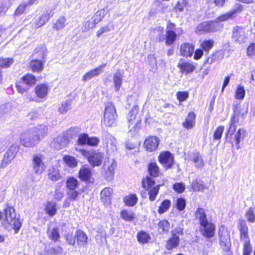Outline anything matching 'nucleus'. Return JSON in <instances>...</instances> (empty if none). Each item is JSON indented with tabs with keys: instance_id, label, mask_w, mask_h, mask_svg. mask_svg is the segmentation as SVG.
<instances>
[{
	"instance_id": "obj_49",
	"label": "nucleus",
	"mask_w": 255,
	"mask_h": 255,
	"mask_svg": "<svg viewBox=\"0 0 255 255\" xmlns=\"http://www.w3.org/2000/svg\"><path fill=\"white\" fill-rule=\"evenodd\" d=\"M171 205V202L169 200H164L159 207L158 212L160 214L165 213L169 208Z\"/></svg>"
},
{
	"instance_id": "obj_59",
	"label": "nucleus",
	"mask_w": 255,
	"mask_h": 255,
	"mask_svg": "<svg viewBox=\"0 0 255 255\" xmlns=\"http://www.w3.org/2000/svg\"><path fill=\"white\" fill-rule=\"evenodd\" d=\"M105 13L104 11L103 10H98L94 15V16L92 17V19L95 20L96 23L97 24L99 23L103 17L104 16Z\"/></svg>"
},
{
	"instance_id": "obj_55",
	"label": "nucleus",
	"mask_w": 255,
	"mask_h": 255,
	"mask_svg": "<svg viewBox=\"0 0 255 255\" xmlns=\"http://www.w3.org/2000/svg\"><path fill=\"white\" fill-rule=\"evenodd\" d=\"M214 43V41L212 40H205L201 46L205 51H208L213 47Z\"/></svg>"
},
{
	"instance_id": "obj_38",
	"label": "nucleus",
	"mask_w": 255,
	"mask_h": 255,
	"mask_svg": "<svg viewBox=\"0 0 255 255\" xmlns=\"http://www.w3.org/2000/svg\"><path fill=\"white\" fill-rule=\"evenodd\" d=\"M66 184L69 190L76 189L79 186V182L76 178L70 176L67 178Z\"/></svg>"
},
{
	"instance_id": "obj_44",
	"label": "nucleus",
	"mask_w": 255,
	"mask_h": 255,
	"mask_svg": "<svg viewBox=\"0 0 255 255\" xmlns=\"http://www.w3.org/2000/svg\"><path fill=\"white\" fill-rule=\"evenodd\" d=\"M165 37L166 44L167 45H170L175 41L176 38V34L174 31H166Z\"/></svg>"
},
{
	"instance_id": "obj_57",
	"label": "nucleus",
	"mask_w": 255,
	"mask_h": 255,
	"mask_svg": "<svg viewBox=\"0 0 255 255\" xmlns=\"http://www.w3.org/2000/svg\"><path fill=\"white\" fill-rule=\"evenodd\" d=\"M96 24L97 23L92 18L91 19V20L87 21L83 26V31H88L89 29L94 28Z\"/></svg>"
},
{
	"instance_id": "obj_46",
	"label": "nucleus",
	"mask_w": 255,
	"mask_h": 255,
	"mask_svg": "<svg viewBox=\"0 0 255 255\" xmlns=\"http://www.w3.org/2000/svg\"><path fill=\"white\" fill-rule=\"evenodd\" d=\"M49 13H44L39 17L38 20L36 23V27L39 28L44 25L51 16Z\"/></svg>"
},
{
	"instance_id": "obj_18",
	"label": "nucleus",
	"mask_w": 255,
	"mask_h": 255,
	"mask_svg": "<svg viewBox=\"0 0 255 255\" xmlns=\"http://www.w3.org/2000/svg\"><path fill=\"white\" fill-rule=\"evenodd\" d=\"M201 231L203 236L207 238H211L214 236L215 229L214 225L208 222L205 225H201Z\"/></svg>"
},
{
	"instance_id": "obj_11",
	"label": "nucleus",
	"mask_w": 255,
	"mask_h": 255,
	"mask_svg": "<svg viewBox=\"0 0 255 255\" xmlns=\"http://www.w3.org/2000/svg\"><path fill=\"white\" fill-rule=\"evenodd\" d=\"M243 9V6L241 4L237 3L233 10L218 17L216 19V21L217 22L224 21L230 19H233L238 14L240 13Z\"/></svg>"
},
{
	"instance_id": "obj_4",
	"label": "nucleus",
	"mask_w": 255,
	"mask_h": 255,
	"mask_svg": "<svg viewBox=\"0 0 255 255\" xmlns=\"http://www.w3.org/2000/svg\"><path fill=\"white\" fill-rule=\"evenodd\" d=\"M239 225L241 241L244 244L243 255H250L252 251V248L248 236V228L246 221L243 220H240L239 222Z\"/></svg>"
},
{
	"instance_id": "obj_58",
	"label": "nucleus",
	"mask_w": 255,
	"mask_h": 255,
	"mask_svg": "<svg viewBox=\"0 0 255 255\" xmlns=\"http://www.w3.org/2000/svg\"><path fill=\"white\" fill-rule=\"evenodd\" d=\"M28 5H29L28 4V2L27 3H26L25 2L22 3L16 9L15 12H14V14L15 15H20L21 14H22L24 12V11H25L26 7Z\"/></svg>"
},
{
	"instance_id": "obj_47",
	"label": "nucleus",
	"mask_w": 255,
	"mask_h": 255,
	"mask_svg": "<svg viewBox=\"0 0 255 255\" xmlns=\"http://www.w3.org/2000/svg\"><path fill=\"white\" fill-rule=\"evenodd\" d=\"M122 218L125 221H132L134 218V214L131 211L123 210L121 213Z\"/></svg>"
},
{
	"instance_id": "obj_5",
	"label": "nucleus",
	"mask_w": 255,
	"mask_h": 255,
	"mask_svg": "<svg viewBox=\"0 0 255 255\" xmlns=\"http://www.w3.org/2000/svg\"><path fill=\"white\" fill-rule=\"evenodd\" d=\"M118 115L115 106L112 103H107L105 106L103 124L111 127L116 125Z\"/></svg>"
},
{
	"instance_id": "obj_10",
	"label": "nucleus",
	"mask_w": 255,
	"mask_h": 255,
	"mask_svg": "<svg viewBox=\"0 0 255 255\" xmlns=\"http://www.w3.org/2000/svg\"><path fill=\"white\" fill-rule=\"evenodd\" d=\"M217 23L214 21L203 22L198 25L195 32L200 35L206 32H214L217 30Z\"/></svg>"
},
{
	"instance_id": "obj_63",
	"label": "nucleus",
	"mask_w": 255,
	"mask_h": 255,
	"mask_svg": "<svg viewBox=\"0 0 255 255\" xmlns=\"http://www.w3.org/2000/svg\"><path fill=\"white\" fill-rule=\"evenodd\" d=\"M186 206V201L182 198H178L176 202V206L179 211L184 209Z\"/></svg>"
},
{
	"instance_id": "obj_39",
	"label": "nucleus",
	"mask_w": 255,
	"mask_h": 255,
	"mask_svg": "<svg viewBox=\"0 0 255 255\" xmlns=\"http://www.w3.org/2000/svg\"><path fill=\"white\" fill-rule=\"evenodd\" d=\"M124 201L127 206L131 207L136 204L137 197L135 194H129L124 198Z\"/></svg>"
},
{
	"instance_id": "obj_62",
	"label": "nucleus",
	"mask_w": 255,
	"mask_h": 255,
	"mask_svg": "<svg viewBox=\"0 0 255 255\" xmlns=\"http://www.w3.org/2000/svg\"><path fill=\"white\" fill-rule=\"evenodd\" d=\"M174 190L178 193H182L185 189V186L183 183H176L173 185Z\"/></svg>"
},
{
	"instance_id": "obj_8",
	"label": "nucleus",
	"mask_w": 255,
	"mask_h": 255,
	"mask_svg": "<svg viewBox=\"0 0 255 255\" xmlns=\"http://www.w3.org/2000/svg\"><path fill=\"white\" fill-rule=\"evenodd\" d=\"M248 31L244 26H236L233 28L232 38L238 43H245L248 39Z\"/></svg>"
},
{
	"instance_id": "obj_24",
	"label": "nucleus",
	"mask_w": 255,
	"mask_h": 255,
	"mask_svg": "<svg viewBox=\"0 0 255 255\" xmlns=\"http://www.w3.org/2000/svg\"><path fill=\"white\" fill-rule=\"evenodd\" d=\"M75 236L76 238L78 245L85 246L87 245L88 237L83 231L80 230L76 231Z\"/></svg>"
},
{
	"instance_id": "obj_6",
	"label": "nucleus",
	"mask_w": 255,
	"mask_h": 255,
	"mask_svg": "<svg viewBox=\"0 0 255 255\" xmlns=\"http://www.w3.org/2000/svg\"><path fill=\"white\" fill-rule=\"evenodd\" d=\"M20 144L27 148L33 147L39 142V138L31 129L22 132L19 136Z\"/></svg>"
},
{
	"instance_id": "obj_29",
	"label": "nucleus",
	"mask_w": 255,
	"mask_h": 255,
	"mask_svg": "<svg viewBox=\"0 0 255 255\" xmlns=\"http://www.w3.org/2000/svg\"><path fill=\"white\" fill-rule=\"evenodd\" d=\"M44 61L39 60H33L31 61L30 67L33 72H40L44 68Z\"/></svg>"
},
{
	"instance_id": "obj_13",
	"label": "nucleus",
	"mask_w": 255,
	"mask_h": 255,
	"mask_svg": "<svg viewBox=\"0 0 255 255\" xmlns=\"http://www.w3.org/2000/svg\"><path fill=\"white\" fill-rule=\"evenodd\" d=\"M68 144V139L63 134H61L54 138L51 142V147L59 150L65 147Z\"/></svg>"
},
{
	"instance_id": "obj_7",
	"label": "nucleus",
	"mask_w": 255,
	"mask_h": 255,
	"mask_svg": "<svg viewBox=\"0 0 255 255\" xmlns=\"http://www.w3.org/2000/svg\"><path fill=\"white\" fill-rule=\"evenodd\" d=\"M44 156L41 153L34 154L32 156L31 166L36 174H42L46 168L44 162Z\"/></svg>"
},
{
	"instance_id": "obj_35",
	"label": "nucleus",
	"mask_w": 255,
	"mask_h": 255,
	"mask_svg": "<svg viewBox=\"0 0 255 255\" xmlns=\"http://www.w3.org/2000/svg\"><path fill=\"white\" fill-rule=\"evenodd\" d=\"M195 216L199 219L201 226L208 222L203 209L198 208L195 212Z\"/></svg>"
},
{
	"instance_id": "obj_9",
	"label": "nucleus",
	"mask_w": 255,
	"mask_h": 255,
	"mask_svg": "<svg viewBox=\"0 0 255 255\" xmlns=\"http://www.w3.org/2000/svg\"><path fill=\"white\" fill-rule=\"evenodd\" d=\"M116 161L113 158H107L103 165V175L107 180H111L114 176Z\"/></svg>"
},
{
	"instance_id": "obj_45",
	"label": "nucleus",
	"mask_w": 255,
	"mask_h": 255,
	"mask_svg": "<svg viewBox=\"0 0 255 255\" xmlns=\"http://www.w3.org/2000/svg\"><path fill=\"white\" fill-rule=\"evenodd\" d=\"M138 241L141 244H146L149 242L150 240L149 235L145 232H140L138 233L137 236Z\"/></svg>"
},
{
	"instance_id": "obj_41",
	"label": "nucleus",
	"mask_w": 255,
	"mask_h": 255,
	"mask_svg": "<svg viewBox=\"0 0 255 255\" xmlns=\"http://www.w3.org/2000/svg\"><path fill=\"white\" fill-rule=\"evenodd\" d=\"M56 204L53 202H48L45 207L46 213L52 217L56 214Z\"/></svg>"
},
{
	"instance_id": "obj_16",
	"label": "nucleus",
	"mask_w": 255,
	"mask_h": 255,
	"mask_svg": "<svg viewBox=\"0 0 255 255\" xmlns=\"http://www.w3.org/2000/svg\"><path fill=\"white\" fill-rule=\"evenodd\" d=\"M106 65L107 64L106 63H104L96 67V68L88 71L83 76L82 81L84 82H86L91 80L94 77L99 76L100 74L102 72L103 69L105 67Z\"/></svg>"
},
{
	"instance_id": "obj_42",
	"label": "nucleus",
	"mask_w": 255,
	"mask_h": 255,
	"mask_svg": "<svg viewBox=\"0 0 255 255\" xmlns=\"http://www.w3.org/2000/svg\"><path fill=\"white\" fill-rule=\"evenodd\" d=\"M148 172L152 177H157L159 174V168L155 162H151L148 165Z\"/></svg>"
},
{
	"instance_id": "obj_19",
	"label": "nucleus",
	"mask_w": 255,
	"mask_h": 255,
	"mask_svg": "<svg viewBox=\"0 0 255 255\" xmlns=\"http://www.w3.org/2000/svg\"><path fill=\"white\" fill-rule=\"evenodd\" d=\"M106 148L108 154H112L117 150L116 139L111 135L106 138Z\"/></svg>"
},
{
	"instance_id": "obj_23",
	"label": "nucleus",
	"mask_w": 255,
	"mask_h": 255,
	"mask_svg": "<svg viewBox=\"0 0 255 255\" xmlns=\"http://www.w3.org/2000/svg\"><path fill=\"white\" fill-rule=\"evenodd\" d=\"M178 67L181 73H185L186 74L192 72L195 68V66L192 63L182 61H179L178 64Z\"/></svg>"
},
{
	"instance_id": "obj_43",
	"label": "nucleus",
	"mask_w": 255,
	"mask_h": 255,
	"mask_svg": "<svg viewBox=\"0 0 255 255\" xmlns=\"http://www.w3.org/2000/svg\"><path fill=\"white\" fill-rule=\"evenodd\" d=\"M158 230L160 233H167L169 230V223L165 220H162L158 223Z\"/></svg>"
},
{
	"instance_id": "obj_28",
	"label": "nucleus",
	"mask_w": 255,
	"mask_h": 255,
	"mask_svg": "<svg viewBox=\"0 0 255 255\" xmlns=\"http://www.w3.org/2000/svg\"><path fill=\"white\" fill-rule=\"evenodd\" d=\"M196 116L194 113H189L185 119V121L183 123V126L187 129H191L195 126Z\"/></svg>"
},
{
	"instance_id": "obj_37",
	"label": "nucleus",
	"mask_w": 255,
	"mask_h": 255,
	"mask_svg": "<svg viewBox=\"0 0 255 255\" xmlns=\"http://www.w3.org/2000/svg\"><path fill=\"white\" fill-rule=\"evenodd\" d=\"M66 19L63 16H60L53 24V28L56 31L60 30L64 28L66 25Z\"/></svg>"
},
{
	"instance_id": "obj_51",
	"label": "nucleus",
	"mask_w": 255,
	"mask_h": 255,
	"mask_svg": "<svg viewBox=\"0 0 255 255\" xmlns=\"http://www.w3.org/2000/svg\"><path fill=\"white\" fill-rule=\"evenodd\" d=\"M245 90L244 87L241 85L238 86L235 92V98L238 100H243L245 97Z\"/></svg>"
},
{
	"instance_id": "obj_1",
	"label": "nucleus",
	"mask_w": 255,
	"mask_h": 255,
	"mask_svg": "<svg viewBox=\"0 0 255 255\" xmlns=\"http://www.w3.org/2000/svg\"><path fill=\"white\" fill-rule=\"evenodd\" d=\"M2 219V225L5 228L13 229L17 233L21 228V224L18 218L16 217L14 209L12 207L7 206L5 208L3 213L0 212Z\"/></svg>"
},
{
	"instance_id": "obj_36",
	"label": "nucleus",
	"mask_w": 255,
	"mask_h": 255,
	"mask_svg": "<svg viewBox=\"0 0 255 255\" xmlns=\"http://www.w3.org/2000/svg\"><path fill=\"white\" fill-rule=\"evenodd\" d=\"M191 187L195 191H199L208 189V187L200 180H196L193 181L191 184Z\"/></svg>"
},
{
	"instance_id": "obj_64",
	"label": "nucleus",
	"mask_w": 255,
	"mask_h": 255,
	"mask_svg": "<svg viewBox=\"0 0 255 255\" xmlns=\"http://www.w3.org/2000/svg\"><path fill=\"white\" fill-rule=\"evenodd\" d=\"M247 53L249 57L255 56V43H252L248 46Z\"/></svg>"
},
{
	"instance_id": "obj_48",
	"label": "nucleus",
	"mask_w": 255,
	"mask_h": 255,
	"mask_svg": "<svg viewBox=\"0 0 255 255\" xmlns=\"http://www.w3.org/2000/svg\"><path fill=\"white\" fill-rule=\"evenodd\" d=\"M70 106L71 103L70 102L67 101H64L62 102L59 106L58 108V112L61 114H64L66 113L68 110H69Z\"/></svg>"
},
{
	"instance_id": "obj_20",
	"label": "nucleus",
	"mask_w": 255,
	"mask_h": 255,
	"mask_svg": "<svg viewBox=\"0 0 255 255\" xmlns=\"http://www.w3.org/2000/svg\"><path fill=\"white\" fill-rule=\"evenodd\" d=\"M194 51V45L188 43H184L180 47V54L184 57H191Z\"/></svg>"
},
{
	"instance_id": "obj_12",
	"label": "nucleus",
	"mask_w": 255,
	"mask_h": 255,
	"mask_svg": "<svg viewBox=\"0 0 255 255\" xmlns=\"http://www.w3.org/2000/svg\"><path fill=\"white\" fill-rule=\"evenodd\" d=\"M159 143V138L155 136L148 137L144 142L145 149L150 152L155 150Z\"/></svg>"
},
{
	"instance_id": "obj_14",
	"label": "nucleus",
	"mask_w": 255,
	"mask_h": 255,
	"mask_svg": "<svg viewBox=\"0 0 255 255\" xmlns=\"http://www.w3.org/2000/svg\"><path fill=\"white\" fill-rule=\"evenodd\" d=\"M49 90V87L45 84H38L34 88L35 95L41 100L46 98L48 94Z\"/></svg>"
},
{
	"instance_id": "obj_26",
	"label": "nucleus",
	"mask_w": 255,
	"mask_h": 255,
	"mask_svg": "<svg viewBox=\"0 0 255 255\" xmlns=\"http://www.w3.org/2000/svg\"><path fill=\"white\" fill-rule=\"evenodd\" d=\"M113 193V189L109 187L105 188L101 192V198L102 201L105 204L110 203L111 199V196Z\"/></svg>"
},
{
	"instance_id": "obj_3",
	"label": "nucleus",
	"mask_w": 255,
	"mask_h": 255,
	"mask_svg": "<svg viewBox=\"0 0 255 255\" xmlns=\"http://www.w3.org/2000/svg\"><path fill=\"white\" fill-rule=\"evenodd\" d=\"M129 123L128 128L133 126L129 129L131 134L136 133L140 128L141 117L139 115V108L137 106H133L129 112L128 116Z\"/></svg>"
},
{
	"instance_id": "obj_40",
	"label": "nucleus",
	"mask_w": 255,
	"mask_h": 255,
	"mask_svg": "<svg viewBox=\"0 0 255 255\" xmlns=\"http://www.w3.org/2000/svg\"><path fill=\"white\" fill-rule=\"evenodd\" d=\"M64 162L67 166L71 168H74L77 166L78 161L73 156L70 155H65L63 158Z\"/></svg>"
},
{
	"instance_id": "obj_21",
	"label": "nucleus",
	"mask_w": 255,
	"mask_h": 255,
	"mask_svg": "<svg viewBox=\"0 0 255 255\" xmlns=\"http://www.w3.org/2000/svg\"><path fill=\"white\" fill-rule=\"evenodd\" d=\"M240 113L238 111H235L231 119V125L228 130L227 134L232 135L236 129V124L240 122L239 118Z\"/></svg>"
},
{
	"instance_id": "obj_50",
	"label": "nucleus",
	"mask_w": 255,
	"mask_h": 255,
	"mask_svg": "<svg viewBox=\"0 0 255 255\" xmlns=\"http://www.w3.org/2000/svg\"><path fill=\"white\" fill-rule=\"evenodd\" d=\"M255 208L250 207L246 213L245 216L247 220L251 223L255 221Z\"/></svg>"
},
{
	"instance_id": "obj_56",
	"label": "nucleus",
	"mask_w": 255,
	"mask_h": 255,
	"mask_svg": "<svg viewBox=\"0 0 255 255\" xmlns=\"http://www.w3.org/2000/svg\"><path fill=\"white\" fill-rule=\"evenodd\" d=\"M49 238L53 241H56L60 238V234L57 228H54L48 233Z\"/></svg>"
},
{
	"instance_id": "obj_34",
	"label": "nucleus",
	"mask_w": 255,
	"mask_h": 255,
	"mask_svg": "<svg viewBox=\"0 0 255 255\" xmlns=\"http://www.w3.org/2000/svg\"><path fill=\"white\" fill-rule=\"evenodd\" d=\"M179 243V236H175L174 235L173 236H172V238L169 239L166 243V248L168 250H172L173 248L177 247L178 246Z\"/></svg>"
},
{
	"instance_id": "obj_33",
	"label": "nucleus",
	"mask_w": 255,
	"mask_h": 255,
	"mask_svg": "<svg viewBox=\"0 0 255 255\" xmlns=\"http://www.w3.org/2000/svg\"><path fill=\"white\" fill-rule=\"evenodd\" d=\"M21 80L24 84L29 87L34 85L37 81L35 76L30 74H28L23 76L21 78Z\"/></svg>"
},
{
	"instance_id": "obj_31",
	"label": "nucleus",
	"mask_w": 255,
	"mask_h": 255,
	"mask_svg": "<svg viewBox=\"0 0 255 255\" xmlns=\"http://www.w3.org/2000/svg\"><path fill=\"white\" fill-rule=\"evenodd\" d=\"M15 155V153L12 151L11 149H9L5 153L3 158L1 162V167H5L14 158Z\"/></svg>"
},
{
	"instance_id": "obj_22",
	"label": "nucleus",
	"mask_w": 255,
	"mask_h": 255,
	"mask_svg": "<svg viewBox=\"0 0 255 255\" xmlns=\"http://www.w3.org/2000/svg\"><path fill=\"white\" fill-rule=\"evenodd\" d=\"M158 160L162 164H168V167H170L173 161V157L169 152L165 151L159 155Z\"/></svg>"
},
{
	"instance_id": "obj_17",
	"label": "nucleus",
	"mask_w": 255,
	"mask_h": 255,
	"mask_svg": "<svg viewBox=\"0 0 255 255\" xmlns=\"http://www.w3.org/2000/svg\"><path fill=\"white\" fill-rule=\"evenodd\" d=\"M92 176V171L87 165H82L78 172V177L82 181H89Z\"/></svg>"
},
{
	"instance_id": "obj_32",
	"label": "nucleus",
	"mask_w": 255,
	"mask_h": 255,
	"mask_svg": "<svg viewBox=\"0 0 255 255\" xmlns=\"http://www.w3.org/2000/svg\"><path fill=\"white\" fill-rule=\"evenodd\" d=\"M113 81L115 85V90L118 92L119 91L123 82V75L118 70L113 77Z\"/></svg>"
},
{
	"instance_id": "obj_53",
	"label": "nucleus",
	"mask_w": 255,
	"mask_h": 255,
	"mask_svg": "<svg viewBox=\"0 0 255 255\" xmlns=\"http://www.w3.org/2000/svg\"><path fill=\"white\" fill-rule=\"evenodd\" d=\"M14 60L12 58H0V66L2 68H8L13 63Z\"/></svg>"
},
{
	"instance_id": "obj_30",
	"label": "nucleus",
	"mask_w": 255,
	"mask_h": 255,
	"mask_svg": "<svg viewBox=\"0 0 255 255\" xmlns=\"http://www.w3.org/2000/svg\"><path fill=\"white\" fill-rule=\"evenodd\" d=\"M48 172V178L53 181L59 180L62 177L58 168L55 167H50Z\"/></svg>"
},
{
	"instance_id": "obj_25",
	"label": "nucleus",
	"mask_w": 255,
	"mask_h": 255,
	"mask_svg": "<svg viewBox=\"0 0 255 255\" xmlns=\"http://www.w3.org/2000/svg\"><path fill=\"white\" fill-rule=\"evenodd\" d=\"M31 130L37 136L40 141L41 138L47 135L48 128L46 126L41 125L33 128Z\"/></svg>"
},
{
	"instance_id": "obj_2",
	"label": "nucleus",
	"mask_w": 255,
	"mask_h": 255,
	"mask_svg": "<svg viewBox=\"0 0 255 255\" xmlns=\"http://www.w3.org/2000/svg\"><path fill=\"white\" fill-rule=\"evenodd\" d=\"M76 150L88 159V161L92 167L100 166L104 158V153L98 150L87 151L84 149L76 148Z\"/></svg>"
},
{
	"instance_id": "obj_52",
	"label": "nucleus",
	"mask_w": 255,
	"mask_h": 255,
	"mask_svg": "<svg viewBox=\"0 0 255 255\" xmlns=\"http://www.w3.org/2000/svg\"><path fill=\"white\" fill-rule=\"evenodd\" d=\"M155 184V182L153 179L150 177H147L145 179L142 180V186L146 189L151 188Z\"/></svg>"
},
{
	"instance_id": "obj_61",
	"label": "nucleus",
	"mask_w": 255,
	"mask_h": 255,
	"mask_svg": "<svg viewBox=\"0 0 255 255\" xmlns=\"http://www.w3.org/2000/svg\"><path fill=\"white\" fill-rule=\"evenodd\" d=\"M176 95L177 98L179 102H183L188 98L189 94L188 92L186 91L178 92Z\"/></svg>"
},
{
	"instance_id": "obj_54",
	"label": "nucleus",
	"mask_w": 255,
	"mask_h": 255,
	"mask_svg": "<svg viewBox=\"0 0 255 255\" xmlns=\"http://www.w3.org/2000/svg\"><path fill=\"white\" fill-rule=\"evenodd\" d=\"M159 189V185H157L156 186H154L150 190H149L148 192V194L149 195V198L150 201H154L156 196L157 195Z\"/></svg>"
},
{
	"instance_id": "obj_27",
	"label": "nucleus",
	"mask_w": 255,
	"mask_h": 255,
	"mask_svg": "<svg viewBox=\"0 0 255 255\" xmlns=\"http://www.w3.org/2000/svg\"><path fill=\"white\" fill-rule=\"evenodd\" d=\"M191 160L194 163L197 168H201L204 166V161L201 154L197 152H194L191 155Z\"/></svg>"
},
{
	"instance_id": "obj_15",
	"label": "nucleus",
	"mask_w": 255,
	"mask_h": 255,
	"mask_svg": "<svg viewBox=\"0 0 255 255\" xmlns=\"http://www.w3.org/2000/svg\"><path fill=\"white\" fill-rule=\"evenodd\" d=\"M220 246L225 252H228L231 246L230 235L227 231L222 232L220 234Z\"/></svg>"
},
{
	"instance_id": "obj_60",
	"label": "nucleus",
	"mask_w": 255,
	"mask_h": 255,
	"mask_svg": "<svg viewBox=\"0 0 255 255\" xmlns=\"http://www.w3.org/2000/svg\"><path fill=\"white\" fill-rule=\"evenodd\" d=\"M80 193L76 189L69 190L67 195L70 199L77 200Z\"/></svg>"
}]
</instances>
